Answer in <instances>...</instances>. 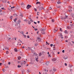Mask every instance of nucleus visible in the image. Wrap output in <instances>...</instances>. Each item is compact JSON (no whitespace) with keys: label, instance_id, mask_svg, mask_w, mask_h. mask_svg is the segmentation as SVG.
Listing matches in <instances>:
<instances>
[{"label":"nucleus","instance_id":"f257e3e1","mask_svg":"<svg viewBox=\"0 0 74 74\" xmlns=\"http://www.w3.org/2000/svg\"><path fill=\"white\" fill-rule=\"evenodd\" d=\"M34 55L36 56V57H35L36 61V62H38V54L35 53L34 54Z\"/></svg>","mask_w":74,"mask_h":74},{"label":"nucleus","instance_id":"f03ea898","mask_svg":"<svg viewBox=\"0 0 74 74\" xmlns=\"http://www.w3.org/2000/svg\"><path fill=\"white\" fill-rule=\"evenodd\" d=\"M70 26H67V29H71V28L73 27V25L71 24Z\"/></svg>","mask_w":74,"mask_h":74},{"label":"nucleus","instance_id":"7ed1b4c3","mask_svg":"<svg viewBox=\"0 0 74 74\" xmlns=\"http://www.w3.org/2000/svg\"><path fill=\"white\" fill-rule=\"evenodd\" d=\"M36 41L37 42H40V41H41V39L39 37L37 38V39L36 40Z\"/></svg>","mask_w":74,"mask_h":74},{"label":"nucleus","instance_id":"20e7f679","mask_svg":"<svg viewBox=\"0 0 74 74\" xmlns=\"http://www.w3.org/2000/svg\"><path fill=\"white\" fill-rule=\"evenodd\" d=\"M32 7V6L31 5H28L27 7V9H29L30 7Z\"/></svg>","mask_w":74,"mask_h":74},{"label":"nucleus","instance_id":"39448f33","mask_svg":"<svg viewBox=\"0 0 74 74\" xmlns=\"http://www.w3.org/2000/svg\"><path fill=\"white\" fill-rule=\"evenodd\" d=\"M42 34H44L45 32H44V29H42Z\"/></svg>","mask_w":74,"mask_h":74},{"label":"nucleus","instance_id":"423d86ee","mask_svg":"<svg viewBox=\"0 0 74 74\" xmlns=\"http://www.w3.org/2000/svg\"><path fill=\"white\" fill-rule=\"evenodd\" d=\"M63 58L65 60H66V59H67V56H65Z\"/></svg>","mask_w":74,"mask_h":74},{"label":"nucleus","instance_id":"0eeeda50","mask_svg":"<svg viewBox=\"0 0 74 74\" xmlns=\"http://www.w3.org/2000/svg\"><path fill=\"white\" fill-rule=\"evenodd\" d=\"M39 8V10H42V9H44V8L41 6H40V7Z\"/></svg>","mask_w":74,"mask_h":74},{"label":"nucleus","instance_id":"6e6552de","mask_svg":"<svg viewBox=\"0 0 74 74\" xmlns=\"http://www.w3.org/2000/svg\"><path fill=\"white\" fill-rule=\"evenodd\" d=\"M52 61H53V62H55V61H56V58H54L52 59Z\"/></svg>","mask_w":74,"mask_h":74},{"label":"nucleus","instance_id":"1a4fd4ad","mask_svg":"<svg viewBox=\"0 0 74 74\" xmlns=\"http://www.w3.org/2000/svg\"><path fill=\"white\" fill-rule=\"evenodd\" d=\"M18 43H20V42H21V43H22V41L21 40H18Z\"/></svg>","mask_w":74,"mask_h":74},{"label":"nucleus","instance_id":"9d476101","mask_svg":"<svg viewBox=\"0 0 74 74\" xmlns=\"http://www.w3.org/2000/svg\"><path fill=\"white\" fill-rule=\"evenodd\" d=\"M64 33H65V34H68V32L67 30H66L64 31Z\"/></svg>","mask_w":74,"mask_h":74},{"label":"nucleus","instance_id":"9b49d317","mask_svg":"<svg viewBox=\"0 0 74 74\" xmlns=\"http://www.w3.org/2000/svg\"><path fill=\"white\" fill-rule=\"evenodd\" d=\"M59 37H61V38H63V36H62V34L61 33L60 34V35H59Z\"/></svg>","mask_w":74,"mask_h":74},{"label":"nucleus","instance_id":"f8f14e48","mask_svg":"<svg viewBox=\"0 0 74 74\" xmlns=\"http://www.w3.org/2000/svg\"><path fill=\"white\" fill-rule=\"evenodd\" d=\"M3 3H7V0H2Z\"/></svg>","mask_w":74,"mask_h":74},{"label":"nucleus","instance_id":"ddd939ff","mask_svg":"<svg viewBox=\"0 0 74 74\" xmlns=\"http://www.w3.org/2000/svg\"><path fill=\"white\" fill-rule=\"evenodd\" d=\"M57 11V10H54V11L53 12V14H54V13H55Z\"/></svg>","mask_w":74,"mask_h":74},{"label":"nucleus","instance_id":"4468645a","mask_svg":"<svg viewBox=\"0 0 74 74\" xmlns=\"http://www.w3.org/2000/svg\"><path fill=\"white\" fill-rule=\"evenodd\" d=\"M73 67V65L71 64H69V67H70V68H71Z\"/></svg>","mask_w":74,"mask_h":74},{"label":"nucleus","instance_id":"2eb2a0df","mask_svg":"<svg viewBox=\"0 0 74 74\" xmlns=\"http://www.w3.org/2000/svg\"><path fill=\"white\" fill-rule=\"evenodd\" d=\"M21 21L20 20L18 21V23L19 25L20 24V23H21Z\"/></svg>","mask_w":74,"mask_h":74},{"label":"nucleus","instance_id":"dca6fc26","mask_svg":"<svg viewBox=\"0 0 74 74\" xmlns=\"http://www.w3.org/2000/svg\"><path fill=\"white\" fill-rule=\"evenodd\" d=\"M56 32H57V30H56V29H54L53 32L54 33H56Z\"/></svg>","mask_w":74,"mask_h":74},{"label":"nucleus","instance_id":"f3484780","mask_svg":"<svg viewBox=\"0 0 74 74\" xmlns=\"http://www.w3.org/2000/svg\"><path fill=\"white\" fill-rule=\"evenodd\" d=\"M14 50L15 52H18V50H17V49H16V48H15L14 49Z\"/></svg>","mask_w":74,"mask_h":74},{"label":"nucleus","instance_id":"a211bd4d","mask_svg":"<svg viewBox=\"0 0 74 74\" xmlns=\"http://www.w3.org/2000/svg\"><path fill=\"white\" fill-rule=\"evenodd\" d=\"M38 45V43H36L34 44V46H35V47H37V45Z\"/></svg>","mask_w":74,"mask_h":74},{"label":"nucleus","instance_id":"6ab92c4d","mask_svg":"<svg viewBox=\"0 0 74 74\" xmlns=\"http://www.w3.org/2000/svg\"><path fill=\"white\" fill-rule=\"evenodd\" d=\"M41 55H42V53H39V56H41Z\"/></svg>","mask_w":74,"mask_h":74},{"label":"nucleus","instance_id":"aec40b11","mask_svg":"<svg viewBox=\"0 0 74 74\" xmlns=\"http://www.w3.org/2000/svg\"><path fill=\"white\" fill-rule=\"evenodd\" d=\"M20 33H21V34H23H23H24V32L23 31L21 32H20Z\"/></svg>","mask_w":74,"mask_h":74},{"label":"nucleus","instance_id":"412c9836","mask_svg":"<svg viewBox=\"0 0 74 74\" xmlns=\"http://www.w3.org/2000/svg\"><path fill=\"white\" fill-rule=\"evenodd\" d=\"M21 59V57L20 56H18V60H20V59Z\"/></svg>","mask_w":74,"mask_h":74},{"label":"nucleus","instance_id":"4be33fe9","mask_svg":"<svg viewBox=\"0 0 74 74\" xmlns=\"http://www.w3.org/2000/svg\"><path fill=\"white\" fill-rule=\"evenodd\" d=\"M49 64V62H46V64H47V65H48V64Z\"/></svg>","mask_w":74,"mask_h":74},{"label":"nucleus","instance_id":"5701e85b","mask_svg":"<svg viewBox=\"0 0 74 74\" xmlns=\"http://www.w3.org/2000/svg\"><path fill=\"white\" fill-rule=\"evenodd\" d=\"M16 20H17V19L16 18L14 20V22H16Z\"/></svg>","mask_w":74,"mask_h":74},{"label":"nucleus","instance_id":"b1692460","mask_svg":"<svg viewBox=\"0 0 74 74\" xmlns=\"http://www.w3.org/2000/svg\"><path fill=\"white\" fill-rule=\"evenodd\" d=\"M23 36L24 38H26V35H23Z\"/></svg>","mask_w":74,"mask_h":74},{"label":"nucleus","instance_id":"393cba45","mask_svg":"<svg viewBox=\"0 0 74 74\" xmlns=\"http://www.w3.org/2000/svg\"><path fill=\"white\" fill-rule=\"evenodd\" d=\"M61 18L62 19V20H64V19H65L66 18H63L62 17H61Z\"/></svg>","mask_w":74,"mask_h":74},{"label":"nucleus","instance_id":"a878e982","mask_svg":"<svg viewBox=\"0 0 74 74\" xmlns=\"http://www.w3.org/2000/svg\"><path fill=\"white\" fill-rule=\"evenodd\" d=\"M53 71H54L55 72H56V69H53Z\"/></svg>","mask_w":74,"mask_h":74},{"label":"nucleus","instance_id":"bb28decb","mask_svg":"<svg viewBox=\"0 0 74 74\" xmlns=\"http://www.w3.org/2000/svg\"><path fill=\"white\" fill-rule=\"evenodd\" d=\"M40 4V2H37L36 3V4Z\"/></svg>","mask_w":74,"mask_h":74},{"label":"nucleus","instance_id":"cd10ccee","mask_svg":"<svg viewBox=\"0 0 74 74\" xmlns=\"http://www.w3.org/2000/svg\"><path fill=\"white\" fill-rule=\"evenodd\" d=\"M28 51H29V50H30V49H31V48H30V47H28Z\"/></svg>","mask_w":74,"mask_h":74},{"label":"nucleus","instance_id":"c85d7f7f","mask_svg":"<svg viewBox=\"0 0 74 74\" xmlns=\"http://www.w3.org/2000/svg\"><path fill=\"white\" fill-rule=\"evenodd\" d=\"M5 49H8V48L5 47Z\"/></svg>","mask_w":74,"mask_h":74},{"label":"nucleus","instance_id":"c756f323","mask_svg":"<svg viewBox=\"0 0 74 74\" xmlns=\"http://www.w3.org/2000/svg\"><path fill=\"white\" fill-rule=\"evenodd\" d=\"M51 21L53 22H55V20H54V19H53Z\"/></svg>","mask_w":74,"mask_h":74},{"label":"nucleus","instance_id":"7c9ffc66","mask_svg":"<svg viewBox=\"0 0 74 74\" xmlns=\"http://www.w3.org/2000/svg\"><path fill=\"white\" fill-rule=\"evenodd\" d=\"M68 17V16H67L66 15H65L64 18H65V19H66V18H67Z\"/></svg>","mask_w":74,"mask_h":74},{"label":"nucleus","instance_id":"2f4dec72","mask_svg":"<svg viewBox=\"0 0 74 74\" xmlns=\"http://www.w3.org/2000/svg\"><path fill=\"white\" fill-rule=\"evenodd\" d=\"M57 4H60V1H58V2H57Z\"/></svg>","mask_w":74,"mask_h":74},{"label":"nucleus","instance_id":"473e14b6","mask_svg":"<svg viewBox=\"0 0 74 74\" xmlns=\"http://www.w3.org/2000/svg\"><path fill=\"white\" fill-rule=\"evenodd\" d=\"M34 30H35L36 31L37 30H38L37 28H34Z\"/></svg>","mask_w":74,"mask_h":74},{"label":"nucleus","instance_id":"72a5a7b5","mask_svg":"<svg viewBox=\"0 0 74 74\" xmlns=\"http://www.w3.org/2000/svg\"><path fill=\"white\" fill-rule=\"evenodd\" d=\"M60 31H61V32H62V31H63V30L62 29L60 28Z\"/></svg>","mask_w":74,"mask_h":74},{"label":"nucleus","instance_id":"f704fd0d","mask_svg":"<svg viewBox=\"0 0 74 74\" xmlns=\"http://www.w3.org/2000/svg\"><path fill=\"white\" fill-rule=\"evenodd\" d=\"M18 67L19 68V67H21V65H18Z\"/></svg>","mask_w":74,"mask_h":74},{"label":"nucleus","instance_id":"c9c22d12","mask_svg":"<svg viewBox=\"0 0 74 74\" xmlns=\"http://www.w3.org/2000/svg\"><path fill=\"white\" fill-rule=\"evenodd\" d=\"M6 53L7 54H8V51H6Z\"/></svg>","mask_w":74,"mask_h":74},{"label":"nucleus","instance_id":"e433bc0d","mask_svg":"<svg viewBox=\"0 0 74 74\" xmlns=\"http://www.w3.org/2000/svg\"><path fill=\"white\" fill-rule=\"evenodd\" d=\"M31 22L29 21V24H31Z\"/></svg>","mask_w":74,"mask_h":74},{"label":"nucleus","instance_id":"4c0bfd02","mask_svg":"<svg viewBox=\"0 0 74 74\" xmlns=\"http://www.w3.org/2000/svg\"><path fill=\"white\" fill-rule=\"evenodd\" d=\"M51 47H53V45L52 44H50Z\"/></svg>","mask_w":74,"mask_h":74},{"label":"nucleus","instance_id":"58836bf2","mask_svg":"<svg viewBox=\"0 0 74 74\" xmlns=\"http://www.w3.org/2000/svg\"><path fill=\"white\" fill-rule=\"evenodd\" d=\"M62 53H64V50H63L62 51Z\"/></svg>","mask_w":74,"mask_h":74},{"label":"nucleus","instance_id":"ea45409f","mask_svg":"<svg viewBox=\"0 0 74 74\" xmlns=\"http://www.w3.org/2000/svg\"><path fill=\"white\" fill-rule=\"evenodd\" d=\"M27 38H30V37H29V36L28 35L27 36Z\"/></svg>","mask_w":74,"mask_h":74},{"label":"nucleus","instance_id":"a19ab883","mask_svg":"<svg viewBox=\"0 0 74 74\" xmlns=\"http://www.w3.org/2000/svg\"><path fill=\"white\" fill-rule=\"evenodd\" d=\"M23 63H24V64H25V63H26V61H24Z\"/></svg>","mask_w":74,"mask_h":74},{"label":"nucleus","instance_id":"79ce46f5","mask_svg":"<svg viewBox=\"0 0 74 74\" xmlns=\"http://www.w3.org/2000/svg\"><path fill=\"white\" fill-rule=\"evenodd\" d=\"M49 9H50V10H51L52 9V8H51V7H49Z\"/></svg>","mask_w":74,"mask_h":74},{"label":"nucleus","instance_id":"37998d69","mask_svg":"<svg viewBox=\"0 0 74 74\" xmlns=\"http://www.w3.org/2000/svg\"><path fill=\"white\" fill-rule=\"evenodd\" d=\"M15 8V7L14 6L13 7H11V8L12 9V8Z\"/></svg>","mask_w":74,"mask_h":74},{"label":"nucleus","instance_id":"c03bdc74","mask_svg":"<svg viewBox=\"0 0 74 74\" xmlns=\"http://www.w3.org/2000/svg\"><path fill=\"white\" fill-rule=\"evenodd\" d=\"M43 74H47V73H46L45 72H44L43 73Z\"/></svg>","mask_w":74,"mask_h":74},{"label":"nucleus","instance_id":"a18cd8bd","mask_svg":"<svg viewBox=\"0 0 74 74\" xmlns=\"http://www.w3.org/2000/svg\"><path fill=\"white\" fill-rule=\"evenodd\" d=\"M10 18H11V19H12V16H11L10 17Z\"/></svg>","mask_w":74,"mask_h":74},{"label":"nucleus","instance_id":"49530a36","mask_svg":"<svg viewBox=\"0 0 74 74\" xmlns=\"http://www.w3.org/2000/svg\"><path fill=\"white\" fill-rule=\"evenodd\" d=\"M69 8H72V7L70 6H69Z\"/></svg>","mask_w":74,"mask_h":74},{"label":"nucleus","instance_id":"de8ad7c7","mask_svg":"<svg viewBox=\"0 0 74 74\" xmlns=\"http://www.w3.org/2000/svg\"><path fill=\"white\" fill-rule=\"evenodd\" d=\"M30 21H31V22H33V20L32 19H30Z\"/></svg>","mask_w":74,"mask_h":74},{"label":"nucleus","instance_id":"09e8293b","mask_svg":"<svg viewBox=\"0 0 74 74\" xmlns=\"http://www.w3.org/2000/svg\"><path fill=\"white\" fill-rule=\"evenodd\" d=\"M64 64H65V66H67V64L65 63Z\"/></svg>","mask_w":74,"mask_h":74},{"label":"nucleus","instance_id":"8fccbe9b","mask_svg":"<svg viewBox=\"0 0 74 74\" xmlns=\"http://www.w3.org/2000/svg\"><path fill=\"white\" fill-rule=\"evenodd\" d=\"M34 23H35V24H37V23L36 22H34Z\"/></svg>","mask_w":74,"mask_h":74},{"label":"nucleus","instance_id":"3c124183","mask_svg":"<svg viewBox=\"0 0 74 74\" xmlns=\"http://www.w3.org/2000/svg\"><path fill=\"white\" fill-rule=\"evenodd\" d=\"M2 11V10H1L0 9V12H1Z\"/></svg>","mask_w":74,"mask_h":74},{"label":"nucleus","instance_id":"603ef678","mask_svg":"<svg viewBox=\"0 0 74 74\" xmlns=\"http://www.w3.org/2000/svg\"><path fill=\"white\" fill-rule=\"evenodd\" d=\"M34 10L35 11H37V9H34Z\"/></svg>","mask_w":74,"mask_h":74},{"label":"nucleus","instance_id":"864d4df0","mask_svg":"<svg viewBox=\"0 0 74 74\" xmlns=\"http://www.w3.org/2000/svg\"><path fill=\"white\" fill-rule=\"evenodd\" d=\"M48 56H49V57H51V56L50 55H48Z\"/></svg>","mask_w":74,"mask_h":74},{"label":"nucleus","instance_id":"5fc2aeb1","mask_svg":"<svg viewBox=\"0 0 74 74\" xmlns=\"http://www.w3.org/2000/svg\"><path fill=\"white\" fill-rule=\"evenodd\" d=\"M1 9L2 10H4V8H1Z\"/></svg>","mask_w":74,"mask_h":74},{"label":"nucleus","instance_id":"6e6d98bb","mask_svg":"<svg viewBox=\"0 0 74 74\" xmlns=\"http://www.w3.org/2000/svg\"><path fill=\"white\" fill-rule=\"evenodd\" d=\"M11 63L10 62H9L8 63V64H10Z\"/></svg>","mask_w":74,"mask_h":74},{"label":"nucleus","instance_id":"4d7b16f0","mask_svg":"<svg viewBox=\"0 0 74 74\" xmlns=\"http://www.w3.org/2000/svg\"><path fill=\"white\" fill-rule=\"evenodd\" d=\"M16 39H17V38H15V40H16Z\"/></svg>","mask_w":74,"mask_h":74},{"label":"nucleus","instance_id":"13d9d810","mask_svg":"<svg viewBox=\"0 0 74 74\" xmlns=\"http://www.w3.org/2000/svg\"><path fill=\"white\" fill-rule=\"evenodd\" d=\"M24 4V3H21V5H23Z\"/></svg>","mask_w":74,"mask_h":74},{"label":"nucleus","instance_id":"bf43d9fd","mask_svg":"<svg viewBox=\"0 0 74 74\" xmlns=\"http://www.w3.org/2000/svg\"><path fill=\"white\" fill-rule=\"evenodd\" d=\"M60 6H58V7H57V8H60Z\"/></svg>","mask_w":74,"mask_h":74},{"label":"nucleus","instance_id":"052dcab7","mask_svg":"<svg viewBox=\"0 0 74 74\" xmlns=\"http://www.w3.org/2000/svg\"><path fill=\"white\" fill-rule=\"evenodd\" d=\"M22 48H25V47L23 46V47H22Z\"/></svg>","mask_w":74,"mask_h":74},{"label":"nucleus","instance_id":"680f3d73","mask_svg":"<svg viewBox=\"0 0 74 74\" xmlns=\"http://www.w3.org/2000/svg\"><path fill=\"white\" fill-rule=\"evenodd\" d=\"M38 23H40V21H38Z\"/></svg>","mask_w":74,"mask_h":74},{"label":"nucleus","instance_id":"e2e57ef3","mask_svg":"<svg viewBox=\"0 0 74 74\" xmlns=\"http://www.w3.org/2000/svg\"><path fill=\"white\" fill-rule=\"evenodd\" d=\"M58 54H59L60 53V52H58Z\"/></svg>","mask_w":74,"mask_h":74},{"label":"nucleus","instance_id":"0e129e2a","mask_svg":"<svg viewBox=\"0 0 74 74\" xmlns=\"http://www.w3.org/2000/svg\"><path fill=\"white\" fill-rule=\"evenodd\" d=\"M9 4H10V2L9 1H8L7 2Z\"/></svg>","mask_w":74,"mask_h":74},{"label":"nucleus","instance_id":"69168bd1","mask_svg":"<svg viewBox=\"0 0 74 74\" xmlns=\"http://www.w3.org/2000/svg\"><path fill=\"white\" fill-rule=\"evenodd\" d=\"M49 52H48V53H47V54H48V55H49Z\"/></svg>","mask_w":74,"mask_h":74},{"label":"nucleus","instance_id":"338daca9","mask_svg":"<svg viewBox=\"0 0 74 74\" xmlns=\"http://www.w3.org/2000/svg\"><path fill=\"white\" fill-rule=\"evenodd\" d=\"M1 63H0V66H1Z\"/></svg>","mask_w":74,"mask_h":74},{"label":"nucleus","instance_id":"774afa93","mask_svg":"<svg viewBox=\"0 0 74 74\" xmlns=\"http://www.w3.org/2000/svg\"><path fill=\"white\" fill-rule=\"evenodd\" d=\"M71 42H73V44H74V42L73 41H72Z\"/></svg>","mask_w":74,"mask_h":74}]
</instances>
